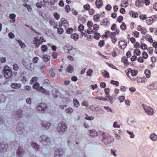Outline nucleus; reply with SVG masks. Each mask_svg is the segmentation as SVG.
I'll return each instance as SVG.
<instances>
[{
  "instance_id": "obj_63",
  "label": "nucleus",
  "mask_w": 157,
  "mask_h": 157,
  "mask_svg": "<svg viewBox=\"0 0 157 157\" xmlns=\"http://www.w3.org/2000/svg\"><path fill=\"white\" fill-rule=\"evenodd\" d=\"M84 9L87 10H88L90 8V6L88 4H86L83 6Z\"/></svg>"
},
{
  "instance_id": "obj_41",
  "label": "nucleus",
  "mask_w": 157,
  "mask_h": 157,
  "mask_svg": "<svg viewBox=\"0 0 157 157\" xmlns=\"http://www.w3.org/2000/svg\"><path fill=\"white\" fill-rule=\"evenodd\" d=\"M17 40L18 41L19 44L20 45V46L21 48H24L25 47V45L24 43H23L21 40Z\"/></svg>"
},
{
  "instance_id": "obj_14",
  "label": "nucleus",
  "mask_w": 157,
  "mask_h": 157,
  "mask_svg": "<svg viewBox=\"0 0 157 157\" xmlns=\"http://www.w3.org/2000/svg\"><path fill=\"white\" fill-rule=\"evenodd\" d=\"M127 45V43H125L124 41L123 40L119 41L118 43L119 47L122 49H125Z\"/></svg>"
},
{
  "instance_id": "obj_30",
  "label": "nucleus",
  "mask_w": 157,
  "mask_h": 157,
  "mask_svg": "<svg viewBox=\"0 0 157 157\" xmlns=\"http://www.w3.org/2000/svg\"><path fill=\"white\" fill-rule=\"evenodd\" d=\"M130 72L131 75L132 76H135L137 74L138 71L136 70H132L131 69H130Z\"/></svg>"
},
{
  "instance_id": "obj_24",
  "label": "nucleus",
  "mask_w": 157,
  "mask_h": 157,
  "mask_svg": "<svg viewBox=\"0 0 157 157\" xmlns=\"http://www.w3.org/2000/svg\"><path fill=\"white\" fill-rule=\"evenodd\" d=\"M100 16H101L99 14H97L94 15L93 18L94 21L97 22H98L100 20Z\"/></svg>"
},
{
  "instance_id": "obj_15",
  "label": "nucleus",
  "mask_w": 157,
  "mask_h": 157,
  "mask_svg": "<svg viewBox=\"0 0 157 157\" xmlns=\"http://www.w3.org/2000/svg\"><path fill=\"white\" fill-rule=\"evenodd\" d=\"M42 125L45 129L47 130L49 128L51 125V124L46 122L43 121L42 123Z\"/></svg>"
},
{
  "instance_id": "obj_16",
  "label": "nucleus",
  "mask_w": 157,
  "mask_h": 157,
  "mask_svg": "<svg viewBox=\"0 0 157 157\" xmlns=\"http://www.w3.org/2000/svg\"><path fill=\"white\" fill-rule=\"evenodd\" d=\"M148 88L151 90L157 89V82H155L149 85L148 86Z\"/></svg>"
},
{
  "instance_id": "obj_34",
  "label": "nucleus",
  "mask_w": 157,
  "mask_h": 157,
  "mask_svg": "<svg viewBox=\"0 0 157 157\" xmlns=\"http://www.w3.org/2000/svg\"><path fill=\"white\" fill-rule=\"evenodd\" d=\"M147 78H149L150 77L151 72L149 70H146L144 72Z\"/></svg>"
},
{
  "instance_id": "obj_9",
  "label": "nucleus",
  "mask_w": 157,
  "mask_h": 157,
  "mask_svg": "<svg viewBox=\"0 0 157 157\" xmlns=\"http://www.w3.org/2000/svg\"><path fill=\"white\" fill-rule=\"evenodd\" d=\"M47 105L45 103H40L36 107V109L39 111H45L47 109Z\"/></svg>"
},
{
  "instance_id": "obj_25",
  "label": "nucleus",
  "mask_w": 157,
  "mask_h": 157,
  "mask_svg": "<svg viewBox=\"0 0 157 157\" xmlns=\"http://www.w3.org/2000/svg\"><path fill=\"white\" fill-rule=\"evenodd\" d=\"M144 3L141 2L140 1L138 0L136 1L135 4L136 6L139 8L142 7Z\"/></svg>"
},
{
  "instance_id": "obj_61",
  "label": "nucleus",
  "mask_w": 157,
  "mask_h": 157,
  "mask_svg": "<svg viewBox=\"0 0 157 157\" xmlns=\"http://www.w3.org/2000/svg\"><path fill=\"white\" fill-rule=\"evenodd\" d=\"M93 28L94 30L97 31L98 29L99 28V25H98L95 24L93 26Z\"/></svg>"
},
{
  "instance_id": "obj_28",
  "label": "nucleus",
  "mask_w": 157,
  "mask_h": 157,
  "mask_svg": "<svg viewBox=\"0 0 157 157\" xmlns=\"http://www.w3.org/2000/svg\"><path fill=\"white\" fill-rule=\"evenodd\" d=\"M150 138L152 141H155L157 139V136L155 134L153 133L150 135Z\"/></svg>"
},
{
  "instance_id": "obj_26",
  "label": "nucleus",
  "mask_w": 157,
  "mask_h": 157,
  "mask_svg": "<svg viewBox=\"0 0 157 157\" xmlns=\"http://www.w3.org/2000/svg\"><path fill=\"white\" fill-rule=\"evenodd\" d=\"M74 105L76 107L78 108L80 105L79 101L76 99L74 98L73 100Z\"/></svg>"
},
{
  "instance_id": "obj_50",
  "label": "nucleus",
  "mask_w": 157,
  "mask_h": 157,
  "mask_svg": "<svg viewBox=\"0 0 157 157\" xmlns=\"http://www.w3.org/2000/svg\"><path fill=\"white\" fill-rule=\"evenodd\" d=\"M59 26L60 28L58 29L57 31L58 33L59 34H61L63 33V28H62V27L61 26V25H59Z\"/></svg>"
},
{
  "instance_id": "obj_3",
  "label": "nucleus",
  "mask_w": 157,
  "mask_h": 157,
  "mask_svg": "<svg viewBox=\"0 0 157 157\" xmlns=\"http://www.w3.org/2000/svg\"><path fill=\"white\" fill-rule=\"evenodd\" d=\"M67 125L64 123H60L57 127V131L60 134L65 132L67 129Z\"/></svg>"
},
{
  "instance_id": "obj_5",
  "label": "nucleus",
  "mask_w": 157,
  "mask_h": 157,
  "mask_svg": "<svg viewBox=\"0 0 157 157\" xmlns=\"http://www.w3.org/2000/svg\"><path fill=\"white\" fill-rule=\"evenodd\" d=\"M39 140L44 145H48L50 143L49 138L45 135L41 136L39 138Z\"/></svg>"
},
{
  "instance_id": "obj_53",
  "label": "nucleus",
  "mask_w": 157,
  "mask_h": 157,
  "mask_svg": "<svg viewBox=\"0 0 157 157\" xmlns=\"http://www.w3.org/2000/svg\"><path fill=\"white\" fill-rule=\"evenodd\" d=\"M131 13L132 17H133L136 18L138 16V14L136 12L134 11H132L131 12Z\"/></svg>"
},
{
  "instance_id": "obj_45",
  "label": "nucleus",
  "mask_w": 157,
  "mask_h": 157,
  "mask_svg": "<svg viewBox=\"0 0 157 157\" xmlns=\"http://www.w3.org/2000/svg\"><path fill=\"white\" fill-rule=\"evenodd\" d=\"M140 47L143 50H144L147 49V46L144 43H142Z\"/></svg>"
},
{
  "instance_id": "obj_29",
  "label": "nucleus",
  "mask_w": 157,
  "mask_h": 157,
  "mask_svg": "<svg viewBox=\"0 0 157 157\" xmlns=\"http://www.w3.org/2000/svg\"><path fill=\"white\" fill-rule=\"evenodd\" d=\"M73 70V68L72 66L71 65L68 66L66 69V71L72 73Z\"/></svg>"
},
{
  "instance_id": "obj_57",
  "label": "nucleus",
  "mask_w": 157,
  "mask_h": 157,
  "mask_svg": "<svg viewBox=\"0 0 157 157\" xmlns=\"http://www.w3.org/2000/svg\"><path fill=\"white\" fill-rule=\"evenodd\" d=\"M108 22V21L106 19H105L103 20V21L101 22V25H107V23Z\"/></svg>"
},
{
  "instance_id": "obj_59",
  "label": "nucleus",
  "mask_w": 157,
  "mask_h": 157,
  "mask_svg": "<svg viewBox=\"0 0 157 157\" xmlns=\"http://www.w3.org/2000/svg\"><path fill=\"white\" fill-rule=\"evenodd\" d=\"M105 44V42L104 40H101L99 42L98 46L100 47H101L103 46L104 44Z\"/></svg>"
},
{
  "instance_id": "obj_20",
  "label": "nucleus",
  "mask_w": 157,
  "mask_h": 157,
  "mask_svg": "<svg viewBox=\"0 0 157 157\" xmlns=\"http://www.w3.org/2000/svg\"><path fill=\"white\" fill-rule=\"evenodd\" d=\"M11 86L13 89H18L21 87V85L20 84L13 83L11 84Z\"/></svg>"
},
{
  "instance_id": "obj_32",
  "label": "nucleus",
  "mask_w": 157,
  "mask_h": 157,
  "mask_svg": "<svg viewBox=\"0 0 157 157\" xmlns=\"http://www.w3.org/2000/svg\"><path fill=\"white\" fill-rule=\"evenodd\" d=\"M22 110L21 109H19L18 111H17L16 112V116L17 118H20L21 117L22 114Z\"/></svg>"
},
{
  "instance_id": "obj_36",
  "label": "nucleus",
  "mask_w": 157,
  "mask_h": 157,
  "mask_svg": "<svg viewBox=\"0 0 157 157\" xmlns=\"http://www.w3.org/2000/svg\"><path fill=\"white\" fill-rule=\"evenodd\" d=\"M131 126L135 128H138V125L137 123L135 121H132L131 122Z\"/></svg>"
},
{
  "instance_id": "obj_2",
  "label": "nucleus",
  "mask_w": 157,
  "mask_h": 157,
  "mask_svg": "<svg viewBox=\"0 0 157 157\" xmlns=\"http://www.w3.org/2000/svg\"><path fill=\"white\" fill-rule=\"evenodd\" d=\"M113 140V137L109 135L106 133L103 135L102 142L105 144H109Z\"/></svg>"
},
{
  "instance_id": "obj_47",
  "label": "nucleus",
  "mask_w": 157,
  "mask_h": 157,
  "mask_svg": "<svg viewBox=\"0 0 157 157\" xmlns=\"http://www.w3.org/2000/svg\"><path fill=\"white\" fill-rule=\"evenodd\" d=\"M85 118V119L88 120L92 121L94 119V117L92 116H89L87 115H86V117Z\"/></svg>"
},
{
  "instance_id": "obj_54",
  "label": "nucleus",
  "mask_w": 157,
  "mask_h": 157,
  "mask_svg": "<svg viewBox=\"0 0 157 157\" xmlns=\"http://www.w3.org/2000/svg\"><path fill=\"white\" fill-rule=\"evenodd\" d=\"M127 132L130 135V137L131 138H132L134 137V135L132 132H131L128 130H127Z\"/></svg>"
},
{
  "instance_id": "obj_39",
  "label": "nucleus",
  "mask_w": 157,
  "mask_h": 157,
  "mask_svg": "<svg viewBox=\"0 0 157 157\" xmlns=\"http://www.w3.org/2000/svg\"><path fill=\"white\" fill-rule=\"evenodd\" d=\"M109 89L108 88H106L105 89V94L107 95V96H106V97H107L109 100H110L111 97L108 95L109 94Z\"/></svg>"
},
{
  "instance_id": "obj_22",
  "label": "nucleus",
  "mask_w": 157,
  "mask_h": 157,
  "mask_svg": "<svg viewBox=\"0 0 157 157\" xmlns=\"http://www.w3.org/2000/svg\"><path fill=\"white\" fill-rule=\"evenodd\" d=\"M61 21L62 22V25H61L62 27L63 26L67 27L68 25V22L67 20H65L64 18H62L61 19Z\"/></svg>"
},
{
  "instance_id": "obj_7",
  "label": "nucleus",
  "mask_w": 157,
  "mask_h": 157,
  "mask_svg": "<svg viewBox=\"0 0 157 157\" xmlns=\"http://www.w3.org/2000/svg\"><path fill=\"white\" fill-rule=\"evenodd\" d=\"M16 129L18 134L20 135L24 133L25 131V129L23 126V124L21 123L20 124L18 125Z\"/></svg>"
},
{
  "instance_id": "obj_44",
  "label": "nucleus",
  "mask_w": 157,
  "mask_h": 157,
  "mask_svg": "<svg viewBox=\"0 0 157 157\" xmlns=\"http://www.w3.org/2000/svg\"><path fill=\"white\" fill-rule=\"evenodd\" d=\"M94 38L96 40H98L99 39L100 37L101 36L100 34L96 32H94Z\"/></svg>"
},
{
  "instance_id": "obj_27",
  "label": "nucleus",
  "mask_w": 157,
  "mask_h": 157,
  "mask_svg": "<svg viewBox=\"0 0 157 157\" xmlns=\"http://www.w3.org/2000/svg\"><path fill=\"white\" fill-rule=\"evenodd\" d=\"M71 37L72 39H73L75 40H77L78 38V35L77 33H74L71 34Z\"/></svg>"
},
{
  "instance_id": "obj_17",
  "label": "nucleus",
  "mask_w": 157,
  "mask_h": 157,
  "mask_svg": "<svg viewBox=\"0 0 157 157\" xmlns=\"http://www.w3.org/2000/svg\"><path fill=\"white\" fill-rule=\"evenodd\" d=\"M17 154L19 157H23L24 155V153L23 152V150L21 147H19L17 150Z\"/></svg>"
},
{
  "instance_id": "obj_13",
  "label": "nucleus",
  "mask_w": 157,
  "mask_h": 157,
  "mask_svg": "<svg viewBox=\"0 0 157 157\" xmlns=\"http://www.w3.org/2000/svg\"><path fill=\"white\" fill-rule=\"evenodd\" d=\"M26 75V73L24 72H21V77L22 78L21 80V82L23 83H25L27 80Z\"/></svg>"
},
{
  "instance_id": "obj_21",
  "label": "nucleus",
  "mask_w": 157,
  "mask_h": 157,
  "mask_svg": "<svg viewBox=\"0 0 157 157\" xmlns=\"http://www.w3.org/2000/svg\"><path fill=\"white\" fill-rule=\"evenodd\" d=\"M102 4V0H97L96 1V6L98 8H99L101 7Z\"/></svg>"
},
{
  "instance_id": "obj_43",
  "label": "nucleus",
  "mask_w": 157,
  "mask_h": 157,
  "mask_svg": "<svg viewBox=\"0 0 157 157\" xmlns=\"http://www.w3.org/2000/svg\"><path fill=\"white\" fill-rule=\"evenodd\" d=\"M43 85L44 86H48L50 82L48 79H45L43 81Z\"/></svg>"
},
{
  "instance_id": "obj_55",
  "label": "nucleus",
  "mask_w": 157,
  "mask_h": 157,
  "mask_svg": "<svg viewBox=\"0 0 157 157\" xmlns=\"http://www.w3.org/2000/svg\"><path fill=\"white\" fill-rule=\"evenodd\" d=\"M111 83L115 85L116 86H118L119 85V82L117 81L114 80H111Z\"/></svg>"
},
{
  "instance_id": "obj_6",
  "label": "nucleus",
  "mask_w": 157,
  "mask_h": 157,
  "mask_svg": "<svg viewBox=\"0 0 157 157\" xmlns=\"http://www.w3.org/2000/svg\"><path fill=\"white\" fill-rule=\"evenodd\" d=\"M8 67L6 66L4 67L3 70L4 75L6 78H10L12 75V71L9 69Z\"/></svg>"
},
{
  "instance_id": "obj_64",
  "label": "nucleus",
  "mask_w": 157,
  "mask_h": 157,
  "mask_svg": "<svg viewBox=\"0 0 157 157\" xmlns=\"http://www.w3.org/2000/svg\"><path fill=\"white\" fill-rule=\"evenodd\" d=\"M42 3L41 2H37L36 4V6L37 7L39 8H41L42 6Z\"/></svg>"
},
{
  "instance_id": "obj_33",
  "label": "nucleus",
  "mask_w": 157,
  "mask_h": 157,
  "mask_svg": "<svg viewBox=\"0 0 157 157\" xmlns=\"http://www.w3.org/2000/svg\"><path fill=\"white\" fill-rule=\"evenodd\" d=\"M134 53L136 56H140V55L141 52L139 49L136 48L134 50Z\"/></svg>"
},
{
  "instance_id": "obj_37",
  "label": "nucleus",
  "mask_w": 157,
  "mask_h": 157,
  "mask_svg": "<svg viewBox=\"0 0 157 157\" xmlns=\"http://www.w3.org/2000/svg\"><path fill=\"white\" fill-rule=\"evenodd\" d=\"M102 75L105 78H109V77L108 72L106 71H105L103 72Z\"/></svg>"
},
{
  "instance_id": "obj_62",
  "label": "nucleus",
  "mask_w": 157,
  "mask_h": 157,
  "mask_svg": "<svg viewBox=\"0 0 157 157\" xmlns=\"http://www.w3.org/2000/svg\"><path fill=\"white\" fill-rule=\"evenodd\" d=\"M113 127L114 128H120V126L117 124V122H114L113 124Z\"/></svg>"
},
{
  "instance_id": "obj_19",
  "label": "nucleus",
  "mask_w": 157,
  "mask_h": 157,
  "mask_svg": "<svg viewBox=\"0 0 157 157\" xmlns=\"http://www.w3.org/2000/svg\"><path fill=\"white\" fill-rule=\"evenodd\" d=\"M8 146L7 145L5 144L4 143H2L0 144V152L3 151H1V150L3 151H5L7 148Z\"/></svg>"
},
{
  "instance_id": "obj_12",
  "label": "nucleus",
  "mask_w": 157,
  "mask_h": 157,
  "mask_svg": "<svg viewBox=\"0 0 157 157\" xmlns=\"http://www.w3.org/2000/svg\"><path fill=\"white\" fill-rule=\"evenodd\" d=\"M137 30L140 31L142 34H145L146 33V29L145 27H142L140 25H139L137 26Z\"/></svg>"
},
{
  "instance_id": "obj_51",
  "label": "nucleus",
  "mask_w": 157,
  "mask_h": 157,
  "mask_svg": "<svg viewBox=\"0 0 157 157\" xmlns=\"http://www.w3.org/2000/svg\"><path fill=\"white\" fill-rule=\"evenodd\" d=\"M121 28L122 30H125L126 29V26L124 22H122L121 25Z\"/></svg>"
},
{
  "instance_id": "obj_1",
  "label": "nucleus",
  "mask_w": 157,
  "mask_h": 157,
  "mask_svg": "<svg viewBox=\"0 0 157 157\" xmlns=\"http://www.w3.org/2000/svg\"><path fill=\"white\" fill-rule=\"evenodd\" d=\"M64 50L66 53L68 52L69 54L73 56L76 55L77 53V51L76 48L69 45L64 47Z\"/></svg>"
},
{
  "instance_id": "obj_56",
  "label": "nucleus",
  "mask_w": 157,
  "mask_h": 157,
  "mask_svg": "<svg viewBox=\"0 0 157 157\" xmlns=\"http://www.w3.org/2000/svg\"><path fill=\"white\" fill-rule=\"evenodd\" d=\"M93 72V71L91 69H89V70L87 72V75L89 76H91Z\"/></svg>"
},
{
  "instance_id": "obj_10",
  "label": "nucleus",
  "mask_w": 157,
  "mask_h": 157,
  "mask_svg": "<svg viewBox=\"0 0 157 157\" xmlns=\"http://www.w3.org/2000/svg\"><path fill=\"white\" fill-rule=\"evenodd\" d=\"M63 154V151L61 148L57 149L55 151V157H60Z\"/></svg>"
},
{
  "instance_id": "obj_11",
  "label": "nucleus",
  "mask_w": 157,
  "mask_h": 157,
  "mask_svg": "<svg viewBox=\"0 0 157 157\" xmlns=\"http://www.w3.org/2000/svg\"><path fill=\"white\" fill-rule=\"evenodd\" d=\"M41 39L42 40L43 39L42 36L40 37V38L39 37L35 38L33 43L35 44V46L36 47H38V44H40L42 43L43 41H42Z\"/></svg>"
},
{
  "instance_id": "obj_42",
  "label": "nucleus",
  "mask_w": 157,
  "mask_h": 157,
  "mask_svg": "<svg viewBox=\"0 0 157 157\" xmlns=\"http://www.w3.org/2000/svg\"><path fill=\"white\" fill-rule=\"evenodd\" d=\"M42 51L43 52H47L48 50V48L47 46L45 45H43L41 47Z\"/></svg>"
},
{
  "instance_id": "obj_60",
  "label": "nucleus",
  "mask_w": 157,
  "mask_h": 157,
  "mask_svg": "<svg viewBox=\"0 0 157 157\" xmlns=\"http://www.w3.org/2000/svg\"><path fill=\"white\" fill-rule=\"evenodd\" d=\"M49 73L50 75L53 77H54L55 76V74L54 73L53 70L51 69L49 70Z\"/></svg>"
},
{
  "instance_id": "obj_8",
  "label": "nucleus",
  "mask_w": 157,
  "mask_h": 157,
  "mask_svg": "<svg viewBox=\"0 0 157 157\" xmlns=\"http://www.w3.org/2000/svg\"><path fill=\"white\" fill-rule=\"evenodd\" d=\"M28 60L27 59L23 60L22 62V63L23 65L26 68L29 70H31V69L33 68V64L31 63H29L31 66L28 65V63H27V62H28Z\"/></svg>"
},
{
  "instance_id": "obj_48",
  "label": "nucleus",
  "mask_w": 157,
  "mask_h": 157,
  "mask_svg": "<svg viewBox=\"0 0 157 157\" xmlns=\"http://www.w3.org/2000/svg\"><path fill=\"white\" fill-rule=\"evenodd\" d=\"M147 23L148 25H150L153 22V20L152 18H149L146 20Z\"/></svg>"
},
{
  "instance_id": "obj_35",
  "label": "nucleus",
  "mask_w": 157,
  "mask_h": 157,
  "mask_svg": "<svg viewBox=\"0 0 157 157\" xmlns=\"http://www.w3.org/2000/svg\"><path fill=\"white\" fill-rule=\"evenodd\" d=\"M122 62L124 63L125 65L129 64V62L128 61V59L126 57H123L121 58V59Z\"/></svg>"
},
{
  "instance_id": "obj_46",
  "label": "nucleus",
  "mask_w": 157,
  "mask_h": 157,
  "mask_svg": "<svg viewBox=\"0 0 157 157\" xmlns=\"http://www.w3.org/2000/svg\"><path fill=\"white\" fill-rule=\"evenodd\" d=\"M104 108L107 110L108 112L113 113V111L108 106H104Z\"/></svg>"
},
{
  "instance_id": "obj_4",
  "label": "nucleus",
  "mask_w": 157,
  "mask_h": 157,
  "mask_svg": "<svg viewBox=\"0 0 157 157\" xmlns=\"http://www.w3.org/2000/svg\"><path fill=\"white\" fill-rule=\"evenodd\" d=\"M141 107L147 115H151L154 113L153 109L151 107L147 106L144 104H142Z\"/></svg>"
},
{
  "instance_id": "obj_52",
  "label": "nucleus",
  "mask_w": 157,
  "mask_h": 157,
  "mask_svg": "<svg viewBox=\"0 0 157 157\" xmlns=\"http://www.w3.org/2000/svg\"><path fill=\"white\" fill-rule=\"evenodd\" d=\"M31 87L29 86H25L24 87V90L27 91L31 90Z\"/></svg>"
},
{
  "instance_id": "obj_40",
  "label": "nucleus",
  "mask_w": 157,
  "mask_h": 157,
  "mask_svg": "<svg viewBox=\"0 0 157 157\" xmlns=\"http://www.w3.org/2000/svg\"><path fill=\"white\" fill-rule=\"evenodd\" d=\"M73 111L74 110L72 108L69 107L66 109L65 112L67 113L70 114L72 113Z\"/></svg>"
},
{
  "instance_id": "obj_18",
  "label": "nucleus",
  "mask_w": 157,
  "mask_h": 157,
  "mask_svg": "<svg viewBox=\"0 0 157 157\" xmlns=\"http://www.w3.org/2000/svg\"><path fill=\"white\" fill-rule=\"evenodd\" d=\"M9 17L11 20L10 21V22L14 23L15 21L16 15L14 13L10 14Z\"/></svg>"
},
{
  "instance_id": "obj_49",
  "label": "nucleus",
  "mask_w": 157,
  "mask_h": 157,
  "mask_svg": "<svg viewBox=\"0 0 157 157\" xmlns=\"http://www.w3.org/2000/svg\"><path fill=\"white\" fill-rule=\"evenodd\" d=\"M39 84L37 82H35L33 84V88L34 89H36L39 87Z\"/></svg>"
},
{
  "instance_id": "obj_31",
  "label": "nucleus",
  "mask_w": 157,
  "mask_h": 157,
  "mask_svg": "<svg viewBox=\"0 0 157 157\" xmlns=\"http://www.w3.org/2000/svg\"><path fill=\"white\" fill-rule=\"evenodd\" d=\"M147 40L149 41L150 43H152L153 42L152 38L151 36L149 34H147L145 36Z\"/></svg>"
},
{
  "instance_id": "obj_38",
  "label": "nucleus",
  "mask_w": 157,
  "mask_h": 157,
  "mask_svg": "<svg viewBox=\"0 0 157 157\" xmlns=\"http://www.w3.org/2000/svg\"><path fill=\"white\" fill-rule=\"evenodd\" d=\"M32 146L34 147L36 150H37V149H39V146L36 143H33L32 144Z\"/></svg>"
},
{
  "instance_id": "obj_58",
  "label": "nucleus",
  "mask_w": 157,
  "mask_h": 157,
  "mask_svg": "<svg viewBox=\"0 0 157 157\" xmlns=\"http://www.w3.org/2000/svg\"><path fill=\"white\" fill-rule=\"evenodd\" d=\"M73 29L72 28H68L66 31V33L68 34H70L72 33L73 32Z\"/></svg>"
},
{
  "instance_id": "obj_23",
  "label": "nucleus",
  "mask_w": 157,
  "mask_h": 157,
  "mask_svg": "<svg viewBox=\"0 0 157 157\" xmlns=\"http://www.w3.org/2000/svg\"><path fill=\"white\" fill-rule=\"evenodd\" d=\"M42 58H43V61L46 62L49 60L50 59V57L47 55H45L43 56Z\"/></svg>"
}]
</instances>
